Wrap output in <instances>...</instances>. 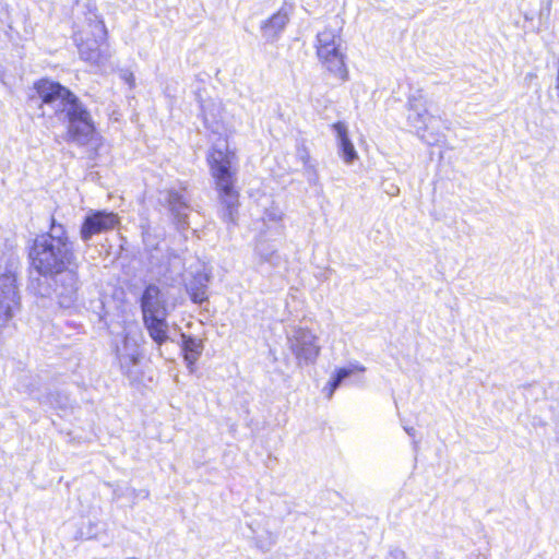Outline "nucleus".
<instances>
[{
    "label": "nucleus",
    "instance_id": "nucleus-1",
    "mask_svg": "<svg viewBox=\"0 0 559 559\" xmlns=\"http://www.w3.org/2000/svg\"><path fill=\"white\" fill-rule=\"evenodd\" d=\"M34 87L41 102L43 116L47 114L44 109L47 107L51 114L67 119L69 136L79 144H86L92 139L95 132L92 116L69 88L47 79L37 81Z\"/></svg>",
    "mask_w": 559,
    "mask_h": 559
},
{
    "label": "nucleus",
    "instance_id": "nucleus-2",
    "mask_svg": "<svg viewBox=\"0 0 559 559\" xmlns=\"http://www.w3.org/2000/svg\"><path fill=\"white\" fill-rule=\"evenodd\" d=\"M38 275L55 277L69 267H78V258L66 228L52 219L49 233L37 236L28 253Z\"/></svg>",
    "mask_w": 559,
    "mask_h": 559
},
{
    "label": "nucleus",
    "instance_id": "nucleus-3",
    "mask_svg": "<svg viewBox=\"0 0 559 559\" xmlns=\"http://www.w3.org/2000/svg\"><path fill=\"white\" fill-rule=\"evenodd\" d=\"M207 162L218 193L221 218L235 224L239 207V192L235 187L238 171L236 153L228 148L226 142H219L210 150Z\"/></svg>",
    "mask_w": 559,
    "mask_h": 559
},
{
    "label": "nucleus",
    "instance_id": "nucleus-4",
    "mask_svg": "<svg viewBox=\"0 0 559 559\" xmlns=\"http://www.w3.org/2000/svg\"><path fill=\"white\" fill-rule=\"evenodd\" d=\"M141 309L144 324L150 336L157 344H163L168 338V323L166 299L156 285H148L141 297Z\"/></svg>",
    "mask_w": 559,
    "mask_h": 559
},
{
    "label": "nucleus",
    "instance_id": "nucleus-5",
    "mask_svg": "<svg viewBox=\"0 0 559 559\" xmlns=\"http://www.w3.org/2000/svg\"><path fill=\"white\" fill-rule=\"evenodd\" d=\"M19 258L14 253L8 254L0 263V326L5 325L19 307L16 288V271Z\"/></svg>",
    "mask_w": 559,
    "mask_h": 559
},
{
    "label": "nucleus",
    "instance_id": "nucleus-6",
    "mask_svg": "<svg viewBox=\"0 0 559 559\" xmlns=\"http://www.w3.org/2000/svg\"><path fill=\"white\" fill-rule=\"evenodd\" d=\"M342 38L332 28H324L317 35V56L323 67L342 81L347 79L345 57L341 51Z\"/></svg>",
    "mask_w": 559,
    "mask_h": 559
},
{
    "label": "nucleus",
    "instance_id": "nucleus-7",
    "mask_svg": "<svg viewBox=\"0 0 559 559\" xmlns=\"http://www.w3.org/2000/svg\"><path fill=\"white\" fill-rule=\"evenodd\" d=\"M407 122L416 130L417 135L428 145L440 143L444 134L436 128L440 118L428 114L421 95H411L407 102Z\"/></svg>",
    "mask_w": 559,
    "mask_h": 559
},
{
    "label": "nucleus",
    "instance_id": "nucleus-8",
    "mask_svg": "<svg viewBox=\"0 0 559 559\" xmlns=\"http://www.w3.org/2000/svg\"><path fill=\"white\" fill-rule=\"evenodd\" d=\"M287 342L299 366L314 364L321 348L318 336L311 330L302 326L294 328L287 335Z\"/></svg>",
    "mask_w": 559,
    "mask_h": 559
},
{
    "label": "nucleus",
    "instance_id": "nucleus-9",
    "mask_svg": "<svg viewBox=\"0 0 559 559\" xmlns=\"http://www.w3.org/2000/svg\"><path fill=\"white\" fill-rule=\"evenodd\" d=\"M93 35V39L87 38L79 44V53L82 60L100 66L109 58V53L102 48L106 39V27L103 21L94 23Z\"/></svg>",
    "mask_w": 559,
    "mask_h": 559
},
{
    "label": "nucleus",
    "instance_id": "nucleus-10",
    "mask_svg": "<svg viewBox=\"0 0 559 559\" xmlns=\"http://www.w3.org/2000/svg\"><path fill=\"white\" fill-rule=\"evenodd\" d=\"M119 223V217L114 212L90 211L81 225L80 237L88 242L95 235L112 230Z\"/></svg>",
    "mask_w": 559,
    "mask_h": 559
},
{
    "label": "nucleus",
    "instance_id": "nucleus-11",
    "mask_svg": "<svg viewBox=\"0 0 559 559\" xmlns=\"http://www.w3.org/2000/svg\"><path fill=\"white\" fill-rule=\"evenodd\" d=\"M116 355L120 365L121 371L128 378H134L135 367L140 360V343L136 334L127 332L120 344L116 346Z\"/></svg>",
    "mask_w": 559,
    "mask_h": 559
},
{
    "label": "nucleus",
    "instance_id": "nucleus-12",
    "mask_svg": "<svg viewBox=\"0 0 559 559\" xmlns=\"http://www.w3.org/2000/svg\"><path fill=\"white\" fill-rule=\"evenodd\" d=\"M76 269L78 267H69L59 273L56 295L61 308H71L78 300L80 280ZM56 276H58V274Z\"/></svg>",
    "mask_w": 559,
    "mask_h": 559
},
{
    "label": "nucleus",
    "instance_id": "nucleus-13",
    "mask_svg": "<svg viewBox=\"0 0 559 559\" xmlns=\"http://www.w3.org/2000/svg\"><path fill=\"white\" fill-rule=\"evenodd\" d=\"M166 193L167 206L178 226L183 228L188 224V213L191 209L185 189L177 190L171 188Z\"/></svg>",
    "mask_w": 559,
    "mask_h": 559
},
{
    "label": "nucleus",
    "instance_id": "nucleus-14",
    "mask_svg": "<svg viewBox=\"0 0 559 559\" xmlns=\"http://www.w3.org/2000/svg\"><path fill=\"white\" fill-rule=\"evenodd\" d=\"M289 9L282 7L270 19L263 21L261 24L262 37L269 43L277 40L289 21Z\"/></svg>",
    "mask_w": 559,
    "mask_h": 559
},
{
    "label": "nucleus",
    "instance_id": "nucleus-15",
    "mask_svg": "<svg viewBox=\"0 0 559 559\" xmlns=\"http://www.w3.org/2000/svg\"><path fill=\"white\" fill-rule=\"evenodd\" d=\"M211 275L205 270L197 271L186 284L187 292L194 304H203L207 300V286Z\"/></svg>",
    "mask_w": 559,
    "mask_h": 559
},
{
    "label": "nucleus",
    "instance_id": "nucleus-16",
    "mask_svg": "<svg viewBox=\"0 0 559 559\" xmlns=\"http://www.w3.org/2000/svg\"><path fill=\"white\" fill-rule=\"evenodd\" d=\"M332 129L337 138L340 155L346 164H352L358 158V154L348 136V128L342 122L332 124Z\"/></svg>",
    "mask_w": 559,
    "mask_h": 559
},
{
    "label": "nucleus",
    "instance_id": "nucleus-17",
    "mask_svg": "<svg viewBox=\"0 0 559 559\" xmlns=\"http://www.w3.org/2000/svg\"><path fill=\"white\" fill-rule=\"evenodd\" d=\"M181 349L189 371L193 372L194 365L201 357L204 349L203 341L199 337L182 333Z\"/></svg>",
    "mask_w": 559,
    "mask_h": 559
},
{
    "label": "nucleus",
    "instance_id": "nucleus-18",
    "mask_svg": "<svg viewBox=\"0 0 559 559\" xmlns=\"http://www.w3.org/2000/svg\"><path fill=\"white\" fill-rule=\"evenodd\" d=\"M366 368L360 364H350L348 367L340 368L336 370L335 376L329 382L328 397L331 399L334 391L342 384V382L355 372H364Z\"/></svg>",
    "mask_w": 559,
    "mask_h": 559
},
{
    "label": "nucleus",
    "instance_id": "nucleus-19",
    "mask_svg": "<svg viewBox=\"0 0 559 559\" xmlns=\"http://www.w3.org/2000/svg\"><path fill=\"white\" fill-rule=\"evenodd\" d=\"M296 156L302 163L305 173L308 175L309 181H311L312 179H317L316 164L312 162L310 153L306 145L300 144L297 146Z\"/></svg>",
    "mask_w": 559,
    "mask_h": 559
},
{
    "label": "nucleus",
    "instance_id": "nucleus-20",
    "mask_svg": "<svg viewBox=\"0 0 559 559\" xmlns=\"http://www.w3.org/2000/svg\"><path fill=\"white\" fill-rule=\"evenodd\" d=\"M255 253L261 258L263 262H272L276 254V248L274 245L269 243L262 238V236H260L257 240Z\"/></svg>",
    "mask_w": 559,
    "mask_h": 559
},
{
    "label": "nucleus",
    "instance_id": "nucleus-21",
    "mask_svg": "<svg viewBox=\"0 0 559 559\" xmlns=\"http://www.w3.org/2000/svg\"><path fill=\"white\" fill-rule=\"evenodd\" d=\"M284 217L283 211L280 209L278 205L272 204L271 206L266 207L264 210L262 221L264 224L266 223H281Z\"/></svg>",
    "mask_w": 559,
    "mask_h": 559
},
{
    "label": "nucleus",
    "instance_id": "nucleus-22",
    "mask_svg": "<svg viewBox=\"0 0 559 559\" xmlns=\"http://www.w3.org/2000/svg\"><path fill=\"white\" fill-rule=\"evenodd\" d=\"M119 78H120L121 81L127 83L130 88H132L134 86V84H135L134 75H133V73L130 70H126V69L120 70L119 71Z\"/></svg>",
    "mask_w": 559,
    "mask_h": 559
},
{
    "label": "nucleus",
    "instance_id": "nucleus-23",
    "mask_svg": "<svg viewBox=\"0 0 559 559\" xmlns=\"http://www.w3.org/2000/svg\"><path fill=\"white\" fill-rule=\"evenodd\" d=\"M274 544H275V540L272 536H269L266 542H263L261 539H258V542H257V546L264 552L269 551L273 547Z\"/></svg>",
    "mask_w": 559,
    "mask_h": 559
},
{
    "label": "nucleus",
    "instance_id": "nucleus-24",
    "mask_svg": "<svg viewBox=\"0 0 559 559\" xmlns=\"http://www.w3.org/2000/svg\"><path fill=\"white\" fill-rule=\"evenodd\" d=\"M388 559H409L404 550L394 548L390 551Z\"/></svg>",
    "mask_w": 559,
    "mask_h": 559
},
{
    "label": "nucleus",
    "instance_id": "nucleus-25",
    "mask_svg": "<svg viewBox=\"0 0 559 559\" xmlns=\"http://www.w3.org/2000/svg\"><path fill=\"white\" fill-rule=\"evenodd\" d=\"M385 192L390 195H397L400 192V189L395 185H390L388 189H385Z\"/></svg>",
    "mask_w": 559,
    "mask_h": 559
},
{
    "label": "nucleus",
    "instance_id": "nucleus-26",
    "mask_svg": "<svg viewBox=\"0 0 559 559\" xmlns=\"http://www.w3.org/2000/svg\"><path fill=\"white\" fill-rule=\"evenodd\" d=\"M404 430L406 431V433L411 437H414L415 436V429L413 427H404Z\"/></svg>",
    "mask_w": 559,
    "mask_h": 559
},
{
    "label": "nucleus",
    "instance_id": "nucleus-27",
    "mask_svg": "<svg viewBox=\"0 0 559 559\" xmlns=\"http://www.w3.org/2000/svg\"><path fill=\"white\" fill-rule=\"evenodd\" d=\"M37 293H38L39 295H41V296H46V295H48V294H49V288H48V287H46L45 289L38 288V289H37Z\"/></svg>",
    "mask_w": 559,
    "mask_h": 559
}]
</instances>
